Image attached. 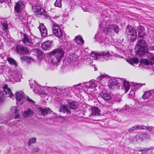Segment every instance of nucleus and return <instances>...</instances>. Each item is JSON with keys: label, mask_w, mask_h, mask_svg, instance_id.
<instances>
[{"label": "nucleus", "mask_w": 154, "mask_h": 154, "mask_svg": "<svg viewBox=\"0 0 154 154\" xmlns=\"http://www.w3.org/2000/svg\"><path fill=\"white\" fill-rule=\"evenodd\" d=\"M64 51L62 48L54 50L50 53L51 63L54 64L58 65L64 56Z\"/></svg>", "instance_id": "1"}, {"label": "nucleus", "mask_w": 154, "mask_h": 154, "mask_svg": "<svg viewBox=\"0 0 154 154\" xmlns=\"http://www.w3.org/2000/svg\"><path fill=\"white\" fill-rule=\"evenodd\" d=\"M123 84V87L126 93L130 89V85L128 82L119 78H113L110 79L108 83V86L110 88H113L114 86H119L120 85Z\"/></svg>", "instance_id": "2"}, {"label": "nucleus", "mask_w": 154, "mask_h": 154, "mask_svg": "<svg viewBox=\"0 0 154 154\" xmlns=\"http://www.w3.org/2000/svg\"><path fill=\"white\" fill-rule=\"evenodd\" d=\"M0 104H2L4 101V97H10L14 99V97L10 88H8L7 85H5L0 90Z\"/></svg>", "instance_id": "3"}, {"label": "nucleus", "mask_w": 154, "mask_h": 154, "mask_svg": "<svg viewBox=\"0 0 154 154\" xmlns=\"http://www.w3.org/2000/svg\"><path fill=\"white\" fill-rule=\"evenodd\" d=\"M91 55L94 57V59L102 61L107 60L111 56V55L109 51H102L99 53L92 52Z\"/></svg>", "instance_id": "4"}, {"label": "nucleus", "mask_w": 154, "mask_h": 154, "mask_svg": "<svg viewBox=\"0 0 154 154\" xmlns=\"http://www.w3.org/2000/svg\"><path fill=\"white\" fill-rule=\"evenodd\" d=\"M53 20L51 19L53 23L52 31L54 34L59 38L61 37L63 35V31L60 28L59 26L56 24L55 22H57V21L59 20V17L55 16L53 17H51Z\"/></svg>", "instance_id": "5"}, {"label": "nucleus", "mask_w": 154, "mask_h": 154, "mask_svg": "<svg viewBox=\"0 0 154 154\" xmlns=\"http://www.w3.org/2000/svg\"><path fill=\"white\" fill-rule=\"evenodd\" d=\"M135 49L138 54L140 56L144 55L148 51L145 41L143 39H140L137 42Z\"/></svg>", "instance_id": "6"}, {"label": "nucleus", "mask_w": 154, "mask_h": 154, "mask_svg": "<svg viewBox=\"0 0 154 154\" xmlns=\"http://www.w3.org/2000/svg\"><path fill=\"white\" fill-rule=\"evenodd\" d=\"M125 34L126 36L127 41L129 42H133L137 38L136 31L131 26H127Z\"/></svg>", "instance_id": "7"}, {"label": "nucleus", "mask_w": 154, "mask_h": 154, "mask_svg": "<svg viewBox=\"0 0 154 154\" xmlns=\"http://www.w3.org/2000/svg\"><path fill=\"white\" fill-rule=\"evenodd\" d=\"M72 88L71 87L65 88L64 87H61L59 88H57L54 87L53 88H50L49 89L50 91H52L54 94H63L68 93L70 91Z\"/></svg>", "instance_id": "8"}, {"label": "nucleus", "mask_w": 154, "mask_h": 154, "mask_svg": "<svg viewBox=\"0 0 154 154\" xmlns=\"http://www.w3.org/2000/svg\"><path fill=\"white\" fill-rule=\"evenodd\" d=\"M35 85L32 84L30 82L29 85L31 88H33V91L37 94L41 95H45L46 94V91L44 90V88L39 85L34 81Z\"/></svg>", "instance_id": "9"}, {"label": "nucleus", "mask_w": 154, "mask_h": 154, "mask_svg": "<svg viewBox=\"0 0 154 154\" xmlns=\"http://www.w3.org/2000/svg\"><path fill=\"white\" fill-rule=\"evenodd\" d=\"M17 103L21 105L25 103L26 101L25 96L22 91H17L15 93Z\"/></svg>", "instance_id": "10"}, {"label": "nucleus", "mask_w": 154, "mask_h": 154, "mask_svg": "<svg viewBox=\"0 0 154 154\" xmlns=\"http://www.w3.org/2000/svg\"><path fill=\"white\" fill-rule=\"evenodd\" d=\"M106 34L102 30L99 31L95 35L94 38L99 43H103L106 39Z\"/></svg>", "instance_id": "11"}, {"label": "nucleus", "mask_w": 154, "mask_h": 154, "mask_svg": "<svg viewBox=\"0 0 154 154\" xmlns=\"http://www.w3.org/2000/svg\"><path fill=\"white\" fill-rule=\"evenodd\" d=\"M22 37L23 38L22 42L25 45L29 46H32L34 45L33 40L28 35L23 34Z\"/></svg>", "instance_id": "12"}, {"label": "nucleus", "mask_w": 154, "mask_h": 154, "mask_svg": "<svg viewBox=\"0 0 154 154\" xmlns=\"http://www.w3.org/2000/svg\"><path fill=\"white\" fill-rule=\"evenodd\" d=\"M105 76H106V75H102L97 78V81L92 80L90 82V84L91 83V84L88 86H86V88L88 89H90L97 87L98 85L97 84H99V82Z\"/></svg>", "instance_id": "13"}, {"label": "nucleus", "mask_w": 154, "mask_h": 154, "mask_svg": "<svg viewBox=\"0 0 154 154\" xmlns=\"http://www.w3.org/2000/svg\"><path fill=\"white\" fill-rule=\"evenodd\" d=\"M24 7L25 5L22 2L19 1L16 2L14 7L15 13L17 14H20Z\"/></svg>", "instance_id": "14"}, {"label": "nucleus", "mask_w": 154, "mask_h": 154, "mask_svg": "<svg viewBox=\"0 0 154 154\" xmlns=\"http://www.w3.org/2000/svg\"><path fill=\"white\" fill-rule=\"evenodd\" d=\"M16 51L20 55H24L29 52V50L26 47L20 45H16Z\"/></svg>", "instance_id": "15"}, {"label": "nucleus", "mask_w": 154, "mask_h": 154, "mask_svg": "<svg viewBox=\"0 0 154 154\" xmlns=\"http://www.w3.org/2000/svg\"><path fill=\"white\" fill-rule=\"evenodd\" d=\"M69 60L68 61L71 65H76L78 63V57L75 54H70L69 57Z\"/></svg>", "instance_id": "16"}, {"label": "nucleus", "mask_w": 154, "mask_h": 154, "mask_svg": "<svg viewBox=\"0 0 154 154\" xmlns=\"http://www.w3.org/2000/svg\"><path fill=\"white\" fill-rule=\"evenodd\" d=\"M99 95L105 101H109L112 99L111 93L104 90L100 92Z\"/></svg>", "instance_id": "17"}, {"label": "nucleus", "mask_w": 154, "mask_h": 154, "mask_svg": "<svg viewBox=\"0 0 154 154\" xmlns=\"http://www.w3.org/2000/svg\"><path fill=\"white\" fill-rule=\"evenodd\" d=\"M37 111L39 114L44 116L48 113H49L52 112L51 109L45 107H38L37 109Z\"/></svg>", "instance_id": "18"}, {"label": "nucleus", "mask_w": 154, "mask_h": 154, "mask_svg": "<svg viewBox=\"0 0 154 154\" xmlns=\"http://www.w3.org/2000/svg\"><path fill=\"white\" fill-rule=\"evenodd\" d=\"M0 26L2 30V31H1V32L2 34H5V35H7L8 31V24L7 21L4 20L3 21H2Z\"/></svg>", "instance_id": "19"}, {"label": "nucleus", "mask_w": 154, "mask_h": 154, "mask_svg": "<svg viewBox=\"0 0 154 154\" xmlns=\"http://www.w3.org/2000/svg\"><path fill=\"white\" fill-rule=\"evenodd\" d=\"M34 114L33 110L29 108L24 111L22 113V116L25 118L31 117Z\"/></svg>", "instance_id": "20"}, {"label": "nucleus", "mask_w": 154, "mask_h": 154, "mask_svg": "<svg viewBox=\"0 0 154 154\" xmlns=\"http://www.w3.org/2000/svg\"><path fill=\"white\" fill-rule=\"evenodd\" d=\"M42 37H45L47 35V30L43 23L40 24L38 27Z\"/></svg>", "instance_id": "21"}, {"label": "nucleus", "mask_w": 154, "mask_h": 154, "mask_svg": "<svg viewBox=\"0 0 154 154\" xmlns=\"http://www.w3.org/2000/svg\"><path fill=\"white\" fill-rule=\"evenodd\" d=\"M136 30L138 32L139 37L140 38H143L144 36L146 35L145 33L144 32V27L141 26H139L137 27Z\"/></svg>", "instance_id": "22"}, {"label": "nucleus", "mask_w": 154, "mask_h": 154, "mask_svg": "<svg viewBox=\"0 0 154 154\" xmlns=\"http://www.w3.org/2000/svg\"><path fill=\"white\" fill-rule=\"evenodd\" d=\"M60 112L65 113L66 112L68 114H70L71 112L70 109L66 105H61L59 109Z\"/></svg>", "instance_id": "23"}, {"label": "nucleus", "mask_w": 154, "mask_h": 154, "mask_svg": "<svg viewBox=\"0 0 154 154\" xmlns=\"http://www.w3.org/2000/svg\"><path fill=\"white\" fill-rule=\"evenodd\" d=\"M51 47V42L48 41L43 43L42 44V48L45 50H49Z\"/></svg>", "instance_id": "24"}, {"label": "nucleus", "mask_w": 154, "mask_h": 154, "mask_svg": "<svg viewBox=\"0 0 154 154\" xmlns=\"http://www.w3.org/2000/svg\"><path fill=\"white\" fill-rule=\"evenodd\" d=\"M146 134L141 133L139 135H137L135 137V139L136 141H141L145 139L147 136Z\"/></svg>", "instance_id": "25"}, {"label": "nucleus", "mask_w": 154, "mask_h": 154, "mask_svg": "<svg viewBox=\"0 0 154 154\" xmlns=\"http://www.w3.org/2000/svg\"><path fill=\"white\" fill-rule=\"evenodd\" d=\"M74 40L76 44L78 45H81L84 44V41L81 36L78 35L76 36Z\"/></svg>", "instance_id": "26"}, {"label": "nucleus", "mask_w": 154, "mask_h": 154, "mask_svg": "<svg viewBox=\"0 0 154 154\" xmlns=\"http://www.w3.org/2000/svg\"><path fill=\"white\" fill-rule=\"evenodd\" d=\"M79 103L76 101H69L68 106L70 108L72 109H75L78 106Z\"/></svg>", "instance_id": "27"}, {"label": "nucleus", "mask_w": 154, "mask_h": 154, "mask_svg": "<svg viewBox=\"0 0 154 154\" xmlns=\"http://www.w3.org/2000/svg\"><path fill=\"white\" fill-rule=\"evenodd\" d=\"M152 149L146 147L143 148L142 149H138V151H141L143 154H151L152 152Z\"/></svg>", "instance_id": "28"}, {"label": "nucleus", "mask_w": 154, "mask_h": 154, "mask_svg": "<svg viewBox=\"0 0 154 154\" xmlns=\"http://www.w3.org/2000/svg\"><path fill=\"white\" fill-rule=\"evenodd\" d=\"M91 114L94 116H98L100 115V110L98 107H94L91 109Z\"/></svg>", "instance_id": "29"}, {"label": "nucleus", "mask_w": 154, "mask_h": 154, "mask_svg": "<svg viewBox=\"0 0 154 154\" xmlns=\"http://www.w3.org/2000/svg\"><path fill=\"white\" fill-rule=\"evenodd\" d=\"M14 76V79L15 80L18 82L20 81V79L22 78V75L20 72L15 71Z\"/></svg>", "instance_id": "30"}, {"label": "nucleus", "mask_w": 154, "mask_h": 154, "mask_svg": "<svg viewBox=\"0 0 154 154\" xmlns=\"http://www.w3.org/2000/svg\"><path fill=\"white\" fill-rule=\"evenodd\" d=\"M104 31L108 33L112 32L113 31L112 25H110L104 28Z\"/></svg>", "instance_id": "31"}, {"label": "nucleus", "mask_w": 154, "mask_h": 154, "mask_svg": "<svg viewBox=\"0 0 154 154\" xmlns=\"http://www.w3.org/2000/svg\"><path fill=\"white\" fill-rule=\"evenodd\" d=\"M152 93L150 91H146L144 93L142 97V98L144 99H148L152 95Z\"/></svg>", "instance_id": "32"}, {"label": "nucleus", "mask_w": 154, "mask_h": 154, "mask_svg": "<svg viewBox=\"0 0 154 154\" xmlns=\"http://www.w3.org/2000/svg\"><path fill=\"white\" fill-rule=\"evenodd\" d=\"M129 62L132 65H134V64H137L139 62V59L136 57L132 58L130 59Z\"/></svg>", "instance_id": "33"}, {"label": "nucleus", "mask_w": 154, "mask_h": 154, "mask_svg": "<svg viewBox=\"0 0 154 154\" xmlns=\"http://www.w3.org/2000/svg\"><path fill=\"white\" fill-rule=\"evenodd\" d=\"M139 129H142V125H135L128 129V131L130 132L132 131Z\"/></svg>", "instance_id": "34"}, {"label": "nucleus", "mask_w": 154, "mask_h": 154, "mask_svg": "<svg viewBox=\"0 0 154 154\" xmlns=\"http://www.w3.org/2000/svg\"><path fill=\"white\" fill-rule=\"evenodd\" d=\"M36 138L35 137H32L29 139L28 142V145L30 146L31 144L35 143L36 141Z\"/></svg>", "instance_id": "35"}, {"label": "nucleus", "mask_w": 154, "mask_h": 154, "mask_svg": "<svg viewBox=\"0 0 154 154\" xmlns=\"http://www.w3.org/2000/svg\"><path fill=\"white\" fill-rule=\"evenodd\" d=\"M142 129L151 131L154 129V127L152 126L142 125Z\"/></svg>", "instance_id": "36"}, {"label": "nucleus", "mask_w": 154, "mask_h": 154, "mask_svg": "<svg viewBox=\"0 0 154 154\" xmlns=\"http://www.w3.org/2000/svg\"><path fill=\"white\" fill-rule=\"evenodd\" d=\"M8 61L11 65H14L15 66H17V64L16 62V61L13 58H8Z\"/></svg>", "instance_id": "37"}, {"label": "nucleus", "mask_w": 154, "mask_h": 154, "mask_svg": "<svg viewBox=\"0 0 154 154\" xmlns=\"http://www.w3.org/2000/svg\"><path fill=\"white\" fill-rule=\"evenodd\" d=\"M42 9L38 6H35V8L34 9V12L36 13L37 14H40V12L42 11Z\"/></svg>", "instance_id": "38"}, {"label": "nucleus", "mask_w": 154, "mask_h": 154, "mask_svg": "<svg viewBox=\"0 0 154 154\" xmlns=\"http://www.w3.org/2000/svg\"><path fill=\"white\" fill-rule=\"evenodd\" d=\"M146 54V56L150 60H152L154 57V54L148 52V51L144 54V55Z\"/></svg>", "instance_id": "39"}, {"label": "nucleus", "mask_w": 154, "mask_h": 154, "mask_svg": "<svg viewBox=\"0 0 154 154\" xmlns=\"http://www.w3.org/2000/svg\"><path fill=\"white\" fill-rule=\"evenodd\" d=\"M35 51L36 52V55L39 58H41L44 55L43 53L37 49L35 50Z\"/></svg>", "instance_id": "40"}, {"label": "nucleus", "mask_w": 154, "mask_h": 154, "mask_svg": "<svg viewBox=\"0 0 154 154\" xmlns=\"http://www.w3.org/2000/svg\"><path fill=\"white\" fill-rule=\"evenodd\" d=\"M122 96L119 94H116L113 97L115 102H119L122 101Z\"/></svg>", "instance_id": "41"}, {"label": "nucleus", "mask_w": 154, "mask_h": 154, "mask_svg": "<svg viewBox=\"0 0 154 154\" xmlns=\"http://www.w3.org/2000/svg\"><path fill=\"white\" fill-rule=\"evenodd\" d=\"M29 103L32 104V105H34L35 103V102L31 98H29L28 96H27L26 98V100Z\"/></svg>", "instance_id": "42"}, {"label": "nucleus", "mask_w": 154, "mask_h": 154, "mask_svg": "<svg viewBox=\"0 0 154 154\" xmlns=\"http://www.w3.org/2000/svg\"><path fill=\"white\" fill-rule=\"evenodd\" d=\"M113 30L116 33H118L119 30V27L118 26L115 24H112Z\"/></svg>", "instance_id": "43"}, {"label": "nucleus", "mask_w": 154, "mask_h": 154, "mask_svg": "<svg viewBox=\"0 0 154 154\" xmlns=\"http://www.w3.org/2000/svg\"><path fill=\"white\" fill-rule=\"evenodd\" d=\"M62 0H56L54 5L55 7H60L61 6V1Z\"/></svg>", "instance_id": "44"}, {"label": "nucleus", "mask_w": 154, "mask_h": 154, "mask_svg": "<svg viewBox=\"0 0 154 154\" xmlns=\"http://www.w3.org/2000/svg\"><path fill=\"white\" fill-rule=\"evenodd\" d=\"M40 14L43 15L45 18H48L49 17V15L46 13V11H45L44 9H42L41 12L40 13Z\"/></svg>", "instance_id": "45"}, {"label": "nucleus", "mask_w": 154, "mask_h": 154, "mask_svg": "<svg viewBox=\"0 0 154 154\" xmlns=\"http://www.w3.org/2000/svg\"><path fill=\"white\" fill-rule=\"evenodd\" d=\"M17 109L16 106L12 107L11 108V112L12 113H16L17 112Z\"/></svg>", "instance_id": "46"}, {"label": "nucleus", "mask_w": 154, "mask_h": 154, "mask_svg": "<svg viewBox=\"0 0 154 154\" xmlns=\"http://www.w3.org/2000/svg\"><path fill=\"white\" fill-rule=\"evenodd\" d=\"M130 109V107L128 105H126L125 106H124L122 107V109L121 110V111L122 112H123V111L124 110H128Z\"/></svg>", "instance_id": "47"}, {"label": "nucleus", "mask_w": 154, "mask_h": 154, "mask_svg": "<svg viewBox=\"0 0 154 154\" xmlns=\"http://www.w3.org/2000/svg\"><path fill=\"white\" fill-rule=\"evenodd\" d=\"M38 147H36L33 148L32 151L34 152H37L38 151Z\"/></svg>", "instance_id": "48"}, {"label": "nucleus", "mask_w": 154, "mask_h": 154, "mask_svg": "<svg viewBox=\"0 0 154 154\" xmlns=\"http://www.w3.org/2000/svg\"><path fill=\"white\" fill-rule=\"evenodd\" d=\"M149 49V51H154V45H151Z\"/></svg>", "instance_id": "49"}, {"label": "nucleus", "mask_w": 154, "mask_h": 154, "mask_svg": "<svg viewBox=\"0 0 154 154\" xmlns=\"http://www.w3.org/2000/svg\"><path fill=\"white\" fill-rule=\"evenodd\" d=\"M82 9L85 11H89V9L87 7H82Z\"/></svg>", "instance_id": "50"}, {"label": "nucleus", "mask_w": 154, "mask_h": 154, "mask_svg": "<svg viewBox=\"0 0 154 154\" xmlns=\"http://www.w3.org/2000/svg\"><path fill=\"white\" fill-rule=\"evenodd\" d=\"M81 84H79L78 85H74L73 86L74 88H80V86Z\"/></svg>", "instance_id": "51"}, {"label": "nucleus", "mask_w": 154, "mask_h": 154, "mask_svg": "<svg viewBox=\"0 0 154 154\" xmlns=\"http://www.w3.org/2000/svg\"><path fill=\"white\" fill-rule=\"evenodd\" d=\"M3 72V66H0V74H2Z\"/></svg>", "instance_id": "52"}, {"label": "nucleus", "mask_w": 154, "mask_h": 154, "mask_svg": "<svg viewBox=\"0 0 154 154\" xmlns=\"http://www.w3.org/2000/svg\"><path fill=\"white\" fill-rule=\"evenodd\" d=\"M20 117V114L19 113H17L14 116L15 119L19 118Z\"/></svg>", "instance_id": "53"}, {"label": "nucleus", "mask_w": 154, "mask_h": 154, "mask_svg": "<svg viewBox=\"0 0 154 154\" xmlns=\"http://www.w3.org/2000/svg\"><path fill=\"white\" fill-rule=\"evenodd\" d=\"M26 59V57H20V59L22 61Z\"/></svg>", "instance_id": "54"}, {"label": "nucleus", "mask_w": 154, "mask_h": 154, "mask_svg": "<svg viewBox=\"0 0 154 154\" xmlns=\"http://www.w3.org/2000/svg\"><path fill=\"white\" fill-rule=\"evenodd\" d=\"M145 64L146 65H148L149 64V62L148 60H145Z\"/></svg>", "instance_id": "55"}, {"label": "nucleus", "mask_w": 154, "mask_h": 154, "mask_svg": "<svg viewBox=\"0 0 154 154\" xmlns=\"http://www.w3.org/2000/svg\"><path fill=\"white\" fill-rule=\"evenodd\" d=\"M132 93L134 94V91H131L130 92V94H131V95H132Z\"/></svg>", "instance_id": "56"}, {"label": "nucleus", "mask_w": 154, "mask_h": 154, "mask_svg": "<svg viewBox=\"0 0 154 154\" xmlns=\"http://www.w3.org/2000/svg\"><path fill=\"white\" fill-rule=\"evenodd\" d=\"M5 0H0V3H2L3 2H4Z\"/></svg>", "instance_id": "57"}, {"label": "nucleus", "mask_w": 154, "mask_h": 154, "mask_svg": "<svg viewBox=\"0 0 154 154\" xmlns=\"http://www.w3.org/2000/svg\"><path fill=\"white\" fill-rule=\"evenodd\" d=\"M136 84V85H138V86H139V85H140V86H142V85L141 84Z\"/></svg>", "instance_id": "58"}, {"label": "nucleus", "mask_w": 154, "mask_h": 154, "mask_svg": "<svg viewBox=\"0 0 154 154\" xmlns=\"http://www.w3.org/2000/svg\"><path fill=\"white\" fill-rule=\"evenodd\" d=\"M95 71H97V69L96 68H95Z\"/></svg>", "instance_id": "59"}, {"label": "nucleus", "mask_w": 154, "mask_h": 154, "mask_svg": "<svg viewBox=\"0 0 154 154\" xmlns=\"http://www.w3.org/2000/svg\"><path fill=\"white\" fill-rule=\"evenodd\" d=\"M152 61H153L154 62V57L153 58V59H152Z\"/></svg>", "instance_id": "60"}, {"label": "nucleus", "mask_w": 154, "mask_h": 154, "mask_svg": "<svg viewBox=\"0 0 154 154\" xmlns=\"http://www.w3.org/2000/svg\"><path fill=\"white\" fill-rule=\"evenodd\" d=\"M153 90L154 91V90Z\"/></svg>", "instance_id": "61"}]
</instances>
